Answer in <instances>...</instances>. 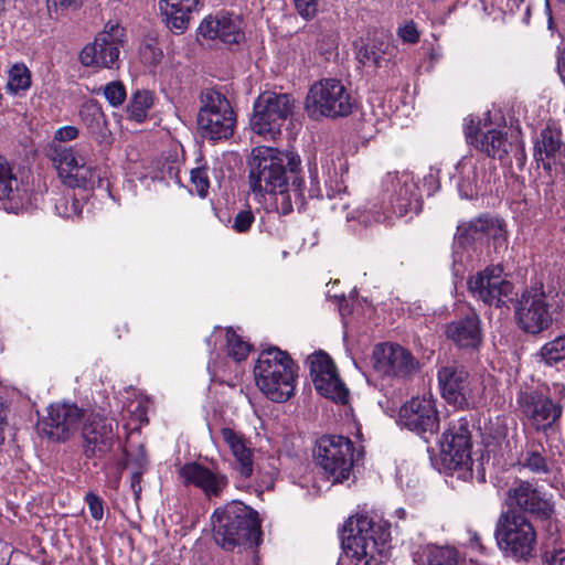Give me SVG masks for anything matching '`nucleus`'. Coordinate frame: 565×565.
<instances>
[{
	"label": "nucleus",
	"mask_w": 565,
	"mask_h": 565,
	"mask_svg": "<svg viewBox=\"0 0 565 565\" xmlns=\"http://www.w3.org/2000/svg\"><path fill=\"white\" fill-rule=\"evenodd\" d=\"M300 163V157L292 151L267 146L254 148L249 160L250 189L271 194L280 214H289L294 204L301 210L306 195L303 180L299 177Z\"/></svg>",
	"instance_id": "1"
},
{
	"label": "nucleus",
	"mask_w": 565,
	"mask_h": 565,
	"mask_svg": "<svg viewBox=\"0 0 565 565\" xmlns=\"http://www.w3.org/2000/svg\"><path fill=\"white\" fill-rule=\"evenodd\" d=\"M214 539L224 550L244 546L252 556V565H258L254 548L262 541L260 521L252 508L232 502L213 514Z\"/></svg>",
	"instance_id": "2"
},
{
	"label": "nucleus",
	"mask_w": 565,
	"mask_h": 565,
	"mask_svg": "<svg viewBox=\"0 0 565 565\" xmlns=\"http://www.w3.org/2000/svg\"><path fill=\"white\" fill-rule=\"evenodd\" d=\"M390 527L365 514H356L343 526L342 545L345 557L354 565H379L387 550Z\"/></svg>",
	"instance_id": "3"
},
{
	"label": "nucleus",
	"mask_w": 565,
	"mask_h": 565,
	"mask_svg": "<svg viewBox=\"0 0 565 565\" xmlns=\"http://www.w3.org/2000/svg\"><path fill=\"white\" fill-rule=\"evenodd\" d=\"M254 375L258 388L273 402H286L295 392L297 366L287 352L276 347L260 352Z\"/></svg>",
	"instance_id": "4"
},
{
	"label": "nucleus",
	"mask_w": 565,
	"mask_h": 565,
	"mask_svg": "<svg viewBox=\"0 0 565 565\" xmlns=\"http://www.w3.org/2000/svg\"><path fill=\"white\" fill-rule=\"evenodd\" d=\"M471 431L466 418L452 420L443 434L440 440V455L444 467L458 479L463 481H486V472L482 463H478L476 471L471 459Z\"/></svg>",
	"instance_id": "5"
},
{
	"label": "nucleus",
	"mask_w": 565,
	"mask_h": 565,
	"mask_svg": "<svg viewBox=\"0 0 565 565\" xmlns=\"http://www.w3.org/2000/svg\"><path fill=\"white\" fill-rule=\"evenodd\" d=\"M494 537L504 555L514 559H529L534 555L536 531L532 522L514 510L502 512L497 521Z\"/></svg>",
	"instance_id": "6"
},
{
	"label": "nucleus",
	"mask_w": 565,
	"mask_h": 565,
	"mask_svg": "<svg viewBox=\"0 0 565 565\" xmlns=\"http://www.w3.org/2000/svg\"><path fill=\"white\" fill-rule=\"evenodd\" d=\"M196 125L200 135L209 140L228 139L234 134L236 114L224 94L206 88L200 94Z\"/></svg>",
	"instance_id": "7"
},
{
	"label": "nucleus",
	"mask_w": 565,
	"mask_h": 565,
	"mask_svg": "<svg viewBox=\"0 0 565 565\" xmlns=\"http://www.w3.org/2000/svg\"><path fill=\"white\" fill-rule=\"evenodd\" d=\"M385 213L412 218L422 210L418 183L408 171H390L381 180Z\"/></svg>",
	"instance_id": "8"
},
{
	"label": "nucleus",
	"mask_w": 565,
	"mask_h": 565,
	"mask_svg": "<svg viewBox=\"0 0 565 565\" xmlns=\"http://www.w3.org/2000/svg\"><path fill=\"white\" fill-rule=\"evenodd\" d=\"M355 102L345 85L335 78L316 82L306 98V110L311 118L349 116Z\"/></svg>",
	"instance_id": "9"
},
{
	"label": "nucleus",
	"mask_w": 565,
	"mask_h": 565,
	"mask_svg": "<svg viewBox=\"0 0 565 565\" xmlns=\"http://www.w3.org/2000/svg\"><path fill=\"white\" fill-rule=\"evenodd\" d=\"M294 99L287 94L266 92L254 103L250 118L253 131L266 139H275L292 114Z\"/></svg>",
	"instance_id": "10"
},
{
	"label": "nucleus",
	"mask_w": 565,
	"mask_h": 565,
	"mask_svg": "<svg viewBox=\"0 0 565 565\" xmlns=\"http://www.w3.org/2000/svg\"><path fill=\"white\" fill-rule=\"evenodd\" d=\"M313 454L317 465L333 479V482H342L350 477L354 462V449L348 437L322 436L317 440Z\"/></svg>",
	"instance_id": "11"
},
{
	"label": "nucleus",
	"mask_w": 565,
	"mask_h": 565,
	"mask_svg": "<svg viewBox=\"0 0 565 565\" xmlns=\"http://www.w3.org/2000/svg\"><path fill=\"white\" fill-rule=\"evenodd\" d=\"M52 160L62 182L70 188L94 186L98 181L96 169L81 146L55 147Z\"/></svg>",
	"instance_id": "12"
},
{
	"label": "nucleus",
	"mask_w": 565,
	"mask_h": 565,
	"mask_svg": "<svg viewBox=\"0 0 565 565\" xmlns=\"http://www.w3.org/2000/svg\"><path fill=\"white\" fill-rule=\"evenodd\" d=\"M125 42V30L117 22L109 21L105 24L94 42L84 46L79 54V61L84 66L103 68L118 67L120 49Z\"/></svg>",
	"instance_id": "13"
},
{
	"label": "nucleus",
	"mask_w": 565,
	"mask_h": 565,
	"mask_svg": "<svg viewBox=\"0 0 565 565\" xmlns=\"http://www.w3.org/2000/svg\"><path fill=\"white\" fill-rule=\"evenodd\" d=\"M505 504L508 510L527 513L541 520H550L555 515L553 494L526 480L516 479L509 487Z\"/></svg>",
	"instance_id": "14"
},
{
	"label": "nucleus",
	"mask_w": 565,
	"mask_h": 565,
	"mask_svg": "<svg viewBox=\"0 0 565 565\" xmlns=\"http://www.w3.org/2000/svg\"><path fill=\"white\" fill-rule=\"evenodd\" d=\"M548 299L550 296L545 292L542 282H535L522 294L516 309V319L523 331L537 334L550 327L552 313Z\"/></svg>",
	"instance_id": "15"
},
{
	"label": "nucleus",
	"mask_w": 565,
	"mask_h": 565,
	"mask_svg": "<svg viewBox=\"0 0 565 565\" xmlns=\"http://www.w3.org/2000/svg\"><path fill=\"white\" fill-rule=\"evenodd\" d=\"M438 383L444 398L456 407L473 405L480 394L479 381L457 364L443 366L438 371Z\"/></svg>",
	"instance_id": "16"
},
{
	"label": "nucleus",
	"mask_w": 565,
	"mask_h": 565,
	"mask_svg": "<svg viewBox=\"0 0 565 565\" xmlns=\"http://www.w3.org/2000/svg\"><path fill=\"white\" fill-rule=\"evenodd\" d=\"M469 291L486 305L501 307L513 301L514 286L501 266H489L468 280Z\"/></svg>",
	"instance_id": "17"
},
{
	"label": "nucleus",
	"mask_w": 565,
	"mask_h": 565,
	"mask_svg": "<svg viewBox=\"0 0 565 565\" xmlns=\"http://www.w3.org/2000/svg\"><path fill=\"white\" fill-rule=\"evenodd\" d=\"M516 405L523 418L536 430L551 428L562 415V406L537 390L520 391Z\"/></svg>",
	"instance_id": "18"
},
{
	"label": "nucleus",
	"mask_w": 565,
	"mask_h": 565,
	"mask_svg": "<svg viewBox=\"0 0 565 565\" xmlns=\"http://www.w3.org/2000/svg\"><path fill=\"white\" fill-rule=\"evenodd\" d=\"M82 449L87 459H103L114 448L116 433L111 419L90 413L82 427Z\"/></svg>",
	"instance_id": "19"
},
{
	"label": "nucleus",
	"mask_w": 565,
	"mask_h": 565,
	"mask_svg": "<svg viewBox=\"0 0 565 565\" xmlns=\"http://www.w3.org/2000/svg\"><path fill=\"white\" fill-rule=\"evenodd\" d=\"M373 367L382 376L406 379L418 370V362L398 344H377L373 350Z\"/></svg>",
	"instance_id": "20"
},
{
	"label": "nucleus",
	"mask_w": 565,
	"mask_h": 565,
	"mask_svg": "<svg viewBox=\"0 0 565 565\" xmlns=\"http://www.w3.org/2000/svg\"><path fill=\"white\" fill-rule=\"evenodd\" d=\"M82 416V411L74 404H52L40 423V429L53 441H66L77 430Z\"/></svg>",
	"instance_id": "21"
},
{
	"label": "nucleus",
	"mask_w": 565,
	"mask_h": 565,
	"mask_svg": "<svg viewBox=\"0 0 565 565\" xmlns=\"http://www.w3.org/2000/svg\"><path fill=\"white\" fill-rule=\"evenodd\" d=\"M404 426L417 434H435L439 426L436 401L431 395L413 397L399 411Z\"/></svg>",
	"instance_id": "22"
},
{
	"label": "nucleus",
	"mask_w": 565,
	"mask_h": 565,
	"mask_svg": "<svg viewBox=\"0 0 565 565\" xmlns=\"http://www.w3.org/2000/svg\"><path fill=\"white\" fill-rule=\"evenodd\" d=\"M184 486H193L209 498H218L228 486V478L218 470H212L198 462H188L179 469Z\"/></svg>",
	"instance_id": "23"
},
{
	"label": "nucleus",
	"mask_w": 565,
	"mask_h": 565,
	"mask_svg": "<svg viewBox=\"0 0 565 565\" xmlns=\"http://www.w3.org/2000/svg\"><path fill=\"white\" fill-rule=\"evenodd\" d=\"M199 34L210 40L218 39L225 44H237L244 39L243 21L231 13L209 15L201 22Z\"/></svg>",
	"instance_id": "24"
},
{
	"label": "nucleus",
	"mask_w": 565,
	"mask_h": 565,
	"mask_svg": "<svg viewBox=\"0 0 565 565\" xmlns=\"http://www.w3.org/2000/svg\"><path fill=\"white\" fill-rule=\"evenodd\" d=\"M458 173V190L462 198L472 199L486 190L488 174L483 159L465 156L456 167Z\"/></svg>",
	"instance_id": "25"
},
{
	"label": "nucleus",
	"mask_w": 565,
	"mask_h": 565,
	"mask_svg": "<svg viewBox=\"0 0 565 565\" xmlns=\"http://www.w3.org/2000/svg\"><path fill=\"white\" fill-rule=\"evenodd\" d=\"M458 231L460 238H463L466 243L492 239L495 249L507 245V232L497 218L479 217L460 225Z\"/></svg>",
	"instance_id": "26"
},
{
	"label": "nucleus",
	"mask_w": 565,
	"mask_h": 565,
	"mask_svg": "<svg viewBox=\"0 0 565 565\" xmlns=\"http://www.w3.org/2000/svg\"><path fill=\"white\" fill-rule=\"evenodd\" d=\"M221 436L234 457L232 462L234 472L242 479L250 478L254 472V455L247 439L241 433L228 427L221 429Z\"/></svg>",
	"instance_id": "27"
},
{
	"label": "nucleus",
	"mask_w": 565,
	"mask_h": 565,
	"mask_svg": "<svg viewBox=\"0 0 565 565\" xmlns=\"http://www.w3.org/2000/svg\"><path fill=\"white\" fill-rule=\"evenodd\" d=\"M446 335L459 348L476 349L482 341L479 316L471 312L463 318L451 321L446 327Z\"/></svg>",
	"instance_id": "28"
},
{
	"label": "nucleus",
	"mask_w": 565,
	"mask_h": 565,
	"mask_svg": "<svg viewBox=\"0 0 565 565\" xmlns=\"http://www.w3.org/2000/svg\"><path fill=\"white\" fill-rule=\"evenodd\" d=\"M79 117L98 145H111L113 134L108 128L106 116L97 102L89 100L84 103L79 110Z\"/></svg>",
	"instance_id": "29"
},
{
	"label": "nucleus",
	"mask_w": 565,
	"mask_h": 565,
	"mask_svg": "<svg viewBox=\"0 0 565 565\" xmlns=\"http://www.w3.org/2000/svg\"><path fill=\"white\" fill-rule=\"evenodd\" d=\"M199 0H160L159 9L167 26L174 33H183L190 21V14L198 10Z\"/></svg>",
	"instance_id": "30"
},
{
	"label": "nucleus",
	"mask_w": 565,
	"mask_h": 565,
	"mask_svg": "<svg viewBox=\"0 0 565 565\" xmlns=\"http://www.w3.org/2000/svg\"><path fill=\"white\" fill-rule=\"evenodd\" d=\"M565 156V145L556 129L546 127L541 131L534 146V158L542 162L545 170H551L552 162L559 161Z\"/></svg>",
	"instance_id": "31"
},
{
	"label": "nucleus",
	"mask_w": 565,
	"mask_h": 565,
	"mask_svg": "<svg viewBox=\"0 0 565 565\" xmlns=\"http://www.w3.org/2000/svg\"><path fill=\"white\" fill-rule=\"evenodd\" d=\"M513 141L509 140L507 132L499 129H489L480 137L477 148L487 153L488 157L503 161L510 150H512Z\"/></svg>",
	"instance_id": "32"
},
{
	"label": "nucleus",
	"mask_w": 565,
	"mask_h": 565,
	"mask_svg": "<svg viewBox=\"0 0 565 565\" xmlns=\"http://www.w3.org/2000/svg\"><path fill=\"white\" fill-rule=\"evenodd\" d=\"M417 565H458V553L449 546L426 545L414 557Z\"/></svg>",
	"instance_id": "33"
},
{
	"label": "nucleus",
	"mask_w": 565,
	"mask_h": 565,
	"mask_svg": "<svg viewBox=\"0 0 565 565\" xmlns=\"http://www.w3.org/2000/svg\"><path fill=\"white\" fill-rule=\"evenodd\" d=\"M388 44L382 39H372L356 51V58L365 66L382 67L388 61Z\"/></svg>",
	"instance_id": "34"
},
{
	"label": "nucleus",
	"mask_w": 565,
	"mask_h": 565,
	"mask_svg": "<svg viewBox=\"0 0 565 565\" xmlns=\"http://www.w3.org/2000/svg\"><path fill=\"white\" fill-rule=\"evenodd\" d=\"M316 390L324 397L344 404L349 398V391L340 380L337 371L319 379H315Z\"/></svg>",
	"instance_id": "35"
},
{
	"label": "nucleus",
	"mask_w": 565,
	"mask_h": 565,
	"mask_svg": "<svg viewBox=\"0 0 565 565\" xmlns=\"http://www.w3.org/2000/svg\"><path fill=\"white\" fill-rule=\"evenodd\" d=\"M21 198V182L13 166L0 154V200H17Z\"/></svg>",
	"instance_id": "36"
},
{
	"label": "nucleus",
	"mask_w": 565,
	"mask_h": 565,
	"mask_svg": "<svg viewBox=\"0 0 565 565\" xmlns=\"http://www.w3.org/2000/svg\"><path fill=\"white\" fill-rule=\"evenodd\" d=\"M537 363L556 366L565 361V335H558L544 343L535 354Z\"/></svg>",
	"instance_id": "37"
},
{
	"label": "nucleus",
	"mask_w": 565,
	"mask_h": 565,
	"mask_svg": "<svg viewBox=\"0 0 565 565\" xmlns=\"http://www.w3.org/2000/svg\"><path fill=\"white\" fill-rule=\"evenodd\" d=\"M153 105V96L150 92L142 90L134 94L128 104L127 111L131 119L141 122L147 118L148 110Z\"/></svg>",
	"instance_id": "38"
},
{
	"label": "nucleus",
	"mask_w": 565,
	"mask_h": 565,
	"mask_svg": "<svg viewBox=\"0 0 565 565\" xmlns=\"http://www.w3.org/2000/svg\"><path fill=\"white\" fill-rule=\"evenodd\" d=\"M31 85V73L24 64H14L8 76L7 88L12 94L26 90Z\"/></svg>",
	"instance_id": "39"
},
{
	"label": "nucleus",
	"mask_w": 565,
	"mask_h": 565,
	"mask_svg": "<svg viewBox=\"0 0 565 565\" xmlns=\"http://www.w3.org/2000/svg\"><path fill=\"white\" fill-rule=\"evenodd\" d=\"M227 355L236 362L245 360L250 351L248 342L244 341L231 328L225 330Z\"/></svg>",
	"instance_id": "40"
},
{
	"label": "nucleus",
	"mask_w": 565,
	"mask_h": 565,
	"mask_svg": "<svg viewBox=\"0 0 565 565\" xmlns=\"http://www.w3.org/2000/svg\"><path fill=\"white\" fill-rule=\"evenodd\" d=\"M280 460L276 456H269L257 469V478L260 486L270 489L279 475Z\"/></svg>",
	"instance_id": "41"
},
{
	"label": "nucleus",
	"mask_w": 565,
	"mask_h": 565,
	"mask_svg": "<svg viewBox=\"0 0 565 565\" xmlns=\"http://www.w3.org/2000/svg\"><path fill=\"white\" fill-rule=\"evenodd\" d=\"M308 363L310 367V375L312 382L315 381V379L323 377L337 371L332 360L324 352H317L310 355L308 358Z\"/></svg>",
	"instance_id": "42"
},
{
	"label": "nucleus",
	"mask_w": 565,
	"mask_h": 565,
	"mask_svg": "<svg viewBox=\"0 0 565 565\" xmlns=\"http://www.w3.org/2000/svg\"><path fill=\"white\" fill-rule=\"evenodd\" d=\"M520 465L534 473H545L548 471L546 459L536 450H527L523 454Z\"/></svg>",
	"instance_id": "43"
},
{
	"label": "nucleus",
	"mask_w": 565,
	"mask_h": 565,
	"mask_svg": "<svg viewBox=\"0 0 565 565\" xmlns=\"http://www.w3.org/2000/svg\"><path fill=\"white\" fill-rule=\"evenodd\" d=\"M103 94L113 107L120 106L126 99V88L119 81H114L103 87Z\"/></svg>",
	"instance_id": "44"
},
{
	"label": "nucleus",
	"mask_w": 565,
	"mask_h": 565,
	"mask_svg": "<svg viewBox=\"0 0 565 565\" xmlns=\"http://www.w3.org/2000/svg\"><path fill=\"white\" fill-rule=\"evenodd\" d=\"M191 184L195 189L196 193L201 198H205L207 195L210 182L207 172L203 168H196L191 171Z\"/></svg>",
	"instance_id": "45"
},
{
	"label": "nucleus",
	"mask_w": 565,
	"mask_h": 565,
	"mask_svg": "<svg viewBox=\"0 0 565 565\" xmlns=\"http://www.w3.org/2000/svg\"><path fill=\"white\" fill-rule=\"evenodd\" d=\"M254 220H255V217L250 210L239 211L234 216L232 227L237 233H245L250 228Z\"/></svg>",
	"instance_id": "46"
},
{
	"label": "nucleus",
	"mask_w": 565,
	"mask_h": 565,
	"mask_svg": "<svg viewBox=\"0 0 565 565\" xmlns=\"http://www.w3.org/2000/svg\"><path fill=\"white\" fill-rule=\"evenodd\" d=\"M398 36L403 42L415 44L419 40V32L417 30L416 24L413 21L405 23L403 26H399L397 30Z\"/></svg>",
	"instance_id": "47"
},
{
	"label": "nucleus",
	"mask_w": 565,
	"mask_h": 565,
	"mask_svg": "<svg viewBox=\"0 0 565 565\" xmlns=\"http://www.w3.org/2000/svg\"><path fill=\"white\" fill-rule=\"evenodd\" d=\"M297 11L305 19H311L317 12L318 0H295Z\"/></svg>",
	"instance_id": "48"
},
{
	"label": "nucleus",
	"mask_w": 565,
	"mask_h": 565,
	"mask_svg": "<svg viewBox=\"0 0 565 565\" xmlns=\"http://www.w3.org/2000/svg\"><path fill=\"white\" fill-rule=\"evenodd\" d=\"M86 502L90 512V515L95 520H102L104 515L103 501L94 493L86 494Z\"/></svg>",
	"instance_id": "49"
},
{
	"label": "nucleus",
	"mask_w": 565,
	"mask_h": 565,
	"mask_svg": "<svg viewBox=\"0 0 565 565\" xmlns=\"http://www.w3.org/2000/svg\"><path fill=\"white\" fill-rule=\"evenodd\" d=\"M544 561L546 565H565V546L547 551Z\"/></svg>",
	"instance_id": "50"
},
{
	"label": "nucleus",
	"mask_w": 565,
	"mask_h": 565,
	"mask_svg": "<svg viewBox=\"0 0 565 565\" xmlns=\"http://www.w3.org/2000/svg\"><path fill=\"white\" fill-rule=\"evenodd\" d=\"M78 137V129L75 126H64L54 134V139L58 141H71Z\"/></svg>",
	"instance_id": "51"
},
{
	"label": "nucleus",
	"mask_w": 565,
	"mask_h": 565,
	"mask_svg": "<svg viewBox=\"0 0 565 565\" xmlns=\"http://www.w3.org/2000/svg\"><path fill=\"white\" fill-rule=\"evenodd\" d=\"M466 139L470 145L477 147L480 141L481 132L478 127L475 125L473 119H470L469 122L465 127Z\"/></svg>",
	"instance_id": "52"
},
{
	"label": "nucleus",
	"mask_w": 565,
	"mask_h": 565,
	"mask_svg": "<svg viewBox=\"0 0 565 565\" xmlns=\"http://www.w3.org/2000/svg\"><path fill=\"white\" fill-rule=\"evenodd\" d=\"M81 0H46L49 10H65L76 6Z\"/></svg>",
	"instance_id": "53"
},
{
	"label": "nucleus",
	"mask_w": 565,
	"mask_h": 565,
	"mask_svg": "<svg viewBox=\"0 0 565 565\" xmlns=\"http://www.w3.org/2000/svg\"><path fill=\"white\" fill-rule=\"evenodd\" d=\"M510 152H513L519 162H523L525 159L524 146L521 141H513V147Z\"/></svg>",
	"instance_id": "54"
},
{
	"label": "nucleus",
	"mask_w": 565,
	"mask_h": 565,
	"mask_svg": "<svg viewBox=\"0 0 565 565\" xmlns=\"http://www.w3.org/2000/svg\"><path fill=\"white\" fill-rule=\"evenodd\" d=\"M140 482H141V472L137 471V472L132 473L131 489L137 497L139 495V493L141 491Z\"/></svg>",
	"instance_id": "55"
},
{
	"label": "nucleus",
	"mask_w": 565,
	"mask_h": 565,
	"mask_svg": "<svg viewBox=\"0 0 565 565\" xmlns=\"http://www.w3.org/2000/svg\"><path fill=\"white\" fill-rule=\"evenodd\" d=\"M557 68L562 81L565 83V50L561 53L558 57Z\"/></svg>",
	"instance_id": "56"
},
{
	"label": "nucleus",
	"mask_w": 565,
	"mask_h": 565,
	"mask_svg": "<svg viewBox=\"0 0 565 565\" xmlns=\"http://www.w3.org/2000/svg\"><path fill=\"white\" fill-rule=\"evenodd\" d=\"M470 541L473 546L481 547L480 537L476 532L472 533Z\"/></svg>",
	"instance_id": "57"
},
{
	"label": "nucleus",
	"mask_w": 565,
	"mask_h": 565,
	"mask_svg": "<svg viewBox=\"0 0 565 565\" xmlns=\"http://www.w3.org/2000/svg\"><path fill=\"white\" fill-rule=\"evenodd\" d=\"M316 195H317V189L311 188V189L309 190V198H313V196H316Z\"/></svg>",
	"instance_id": "58"
},
{
	"label": "nucleus",
	"mask_w": 565,
	"mask_h": 565,
	"mask_svg": "<svg viewBox=\"0 0 565 565\" xmlns=\"http://www.w3.org/2000/svg\"><path fill=\"white\" fill-rule=\"evenodd\" d=\"M222 331H223L222 329H217V330H216V331L211 335V338H209V339L206 340V341H207V343H210V341H211V339H212V338H215V337L217 335V332H220V333H221Z\"/></svg>",
	"instance_id": "59"
},
{
	"label": "nucleus",
	"mask_w": 565,
	"mask_h": 565,
	"mask_svg": "<svg viewBox=\"0 0 565 565\" xmlns=\"http://www.w3.org/2000/svg\"><path fill=\"white\" fill-rule=\"evenodd\" d=\"M384 218H385V216H384L383 214H377V215L375 216V221H376V222H381V221H382V220H384Z\"/></svg>",
	"instance_id": "60"
},
{
	"label": "nucleus",
	"mask_w": 565,
	"mask_h": 565,
	"mask_svg": "<svg viewBox=\"0 0 565 565\" xmlns=\"http://www.w3.org/2000/svg\"><path fill=\"white\" fill-rule=\"evenodd\" d=\"M62 215H63V216H65V217H70V216H71V213H68V212L64 211Z\"/></svg>",
	"instance_id": "61"
},
{
	"label": "nucleus",
	"mask_w": 565,
	"mask_h": 565,
	"mask_svg": "<svg viewBox=\"0 0 565 565\" xmlns=\"http://www.w3.org/2000/svg\"><path fill=\"white\" fill-rule=\"evenodd\" d=\"M72 205H73V207H74V214H77V211H76V204H75V202H74V201L72 202Z\"/></svg>",
	"instance_id": "62"
},
{
	"label": "nucleus",
	"mask_w": 565,
	"mask_h": 565,
	"mask_svg": "<svg viewBox=\"0 0 565 565\" xmlns=\"http://www.w3.org/2000/svg\"><path fill=\"white\" fill-rule=\"evenodd\" d=\"M345 207H347V203H344V202H343V203L341 204V209H342V210H344Z\"/></svg>",
	"instance_id": "63"
},
{
	"label": "nucleus",
	"mask_w": 565,
	"mask_h": 565,
	"mask_svg": "<svg viewBox=\"0 0 565 565\" xmlns=\"http://www.w3.org/2000/svg\"><path fill=\"white\" fill-rule=\"evenodd\" d=\"M3 0H0V10L2 9Z\"/></svg>",
	"instance_id": "64"
}]
</instances>
